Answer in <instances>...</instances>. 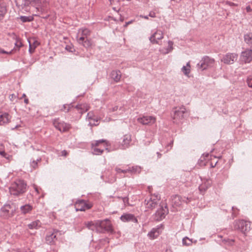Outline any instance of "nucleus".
Masks as SVG:
<instances>
[{
    "mask_svg": "<svg viewBox=\"0 0 252 252\" xmlns=\"http://www.w3.org/2000/svg\"><path fill=\"white\" fill-rule=\"evenodd\" d=\"M49 4L47 0H32L31 14L39 16L46 11V8Z\"/></svg>",
    "mask_w": 252,
    "mask_h": 252,
    "instance_id": "1",
    "label": "nucleus"
},
{
    "mask_svg": "<svg viewBox=\"0 0 252 252\" xmlns=\"http://www.w3.org/2000/svg\"><path fill=\"white\" fill-rule=\"evenodd\" d=\"M27 184L24 180H17L12 183L9 188L11 195L19 196L26 191Z\"/></svg>",
    "mask_w": 252,
    "mask_h": 252,
    "instance_id": "2",
    "label": "nucleus"
},
{
    "mask_svg": "<svg viewBox=\"0 0 252 252\" xmlns=\"http://www.w3.org/2000/svg\"><path fill=\"white\" fill-rule=\"evenodd\" d=\"M91 145L93 153L95 155H100L104 150L109 152L110 144L105 139L94 141L92 142Z\"/></svg>",
    "mask_w": 252,
    "mask_h": 252,
    "instance_id": "3",
    "label": "nucleus"
},
{
    "mask_svg": "<svg viewBox=\"0 0 252 252\" xmlns=\"http://www.w3.org/2000/svg\"><path fill=\"white\" fill-rule=\"evenodd\" d=\"M90 34V31L88 29H79L77 35L78 42L86 48L90 47L92 45V42L90 40L88 39V36H89Z\"/></svg>",
    "mask_w": 252,
    "mask_h": 252,
    "instance_id": "4",
    "label": "nucleus"
},
{
    "mask_svg": "<svg viewBox=\"0 0 252 252\" xmlns=\"http://www.w3.org/2000/svg\"><path fill=\"white\" fill-rule=\"evenodd\" d=\"M186 112V109L184 106L175 107L172 109L171 118L173 122L179 124L184 119V115Z\"/></svg>",
    "mask_w": 252,
    "mask_h": 252,
    "instance_id": "5",
    "label": "nucleus"
},
{
    "mask_svg": "<svg viewBox=\"0 0 252 252\" xmlns=\"http://www.w3.org/2000/svg\"><path fill=\"white\" fill-rule=\"evenodd\" d=\"M160 196L158 194H151L149 198L145 200V205L148 209L153 210L159 204Z\"/></svg>",
    "mask_w": 252,
    "mask_h": 252,
    "instance_id": "6",
    "label": "nucleus"
},
{
    "mask_svg": "<svg viewBox=\"0 0 252 252\" xmlns=\"http://www.w3.org/2000/svg\"><path fill=\"white\" fill-rule=\"evenodd\" d=\"M18 8L22 12H27L31 14L32 0H15Z\"/></svg>",
    "mask_w": 252,
    "mask_h": 252,
    "instance_id": "7",
    "label": "nucleus"
},
{
    "mask_svg": "<svg viewBox=\"0 0 252 252\" xmlns=\"http://www.w3.org/2000/svg\"><path fill=\"white\" fill-rule=\"evenodd\" d=\"M97 225L99 229L101 231H98L99 233H104L105 232H112L113 231L112 224L109 220L106 219L103 220H97Z\"/></svg>",
    "mask_w": 252,
    "mask_h": 252,
    "instance_id": "8",
    "label": "nucleus"
},
{
    "mask_svg": "<svg viewBox=\"0 0 252 252\" xmlns=\"http://www.w3.org/2000/svg\"><path fill=\"white\" fill-rule=\"evenodd\" d=\"M234 228L245 233L250 230V222L244 220L235 221Z\"/></svg>",
    "mask_w": 252,
    "mask_h": 252,
    "instance_id": "9",
    "label": "nucleus"
},
{
    "mask_svg": "<svg viewBox=\"0 0 252 252\" xmlns=\"http://www.w3.org/2000/svg\"><path fill=\"white\" fill-rule=\"evenodd\" d=\"M215 63V60L208 57L203 58L199 63L198 67L202 70L206 69L209 67H213Z\"/></svg>",
    "mask_w": 252,
    "mask_h": 252,
    "instance_id": "10",
    "label": "nucleus"
},
{
    "mask_svg": "<svg viewBox=\"0 0 252 252\" xmlns=\"http://www.w3.org/2000/svg\"><path fill=\"white\" fill-rule=\"evenodd\" d=\"M137 122L143 125L152 126L155 124L157 121V118L153 116H143L137 119Z\"/></svg>",
    "mask_w": 252,
    "mask_h": 252,
    "instance_id": "11",
    "label": "nucleus"
},
{
    "mask_svg": "<svg viewBox=\"0 0 252 252\" xmlns=\"http://www.w3.org/2000/svg\"><path fill=\"white\" fill-rule=\"evenodd\" d=\"M168 210L166 206L160 205L154 215V219L157 221H160L164 219L168 213Z\"/></svg>",
    "mask_w": 252,
    "mask_h": 252,
    "instance_id": "12",
    "label": "nucleus"
},
{
    "mask_svg": "<svg viewBox=\"0 0 252 252\" xmlns=\"http://www.w3.org/2000/svg\"><path fill=\"white\" fill-rule=\"evenodd\" d=\"M53 124L56 129L62 132L68 131L70 128L69 124L62 122L59 119L54 120Z\"/></svg>",
    "mask_w": 252,
    "mask_h": 252,
    "instance_id": "13",
    "label": "nucleus"
},
{
    "mask_svg": "<svg viewBox=\"0 0 252 252\" xmlns=\"http://www.w3.org/2000/svg\"><path fill=\"white\" fill-rule=\"evenodd\" d=\"M192 200L191 197H182L179 195H175L172 198V203L176 206H179L183 203H188Z\"/></svg>",
    "mask_w": 252,
    "mask_h": 252,
    "instance_id": "14",
    "label": "nucleus"
},
{
    "mask_svg": "<svg viewBox=\"0 0 252 252\" xmlns=\"http://www.w3.org/2000/svg\"><path fill=\"white\" fill-rule=\"evenodd\" d=\"M74 206L76 211H85L92 207L91 203H87L83 200L76 201Z\"/></svg>",
    "mask_w": 252,
    "mask_h": 252,
    "instance_id": "15",
    "label": "nucleus"
},
{
    "mask_svg": "<svg viewBox=\"0 0 252 252\" xmlns=\"http://www.w3.org/2000/svg\"><path fill=\"white\" fill-rule=\"evenodd\" d=\"M240 61L245 63H250L252 61V50L246 49L243 51L240 55Z\"/></svg>",
    "mask_w": 252,
    "mask_h": 252,
    "instance_id": "16",
    "label": "nucleus"
},
{
    "mask_svg": "<svg viewBox=\"0 0 252 252\" xmlns=\"http://www.w3.org/2000/svg\"><path fill=\"white\" fill-rule=\"evenodd\" d=\"M238 58V55L236 53H228L223 56L221 61L225 64H232Z\"/></svg>",
    "mask_w": 252,
    "mask_h": 252,
    "instance_id": "17",
    "label": "nucleus"
},
{
    "mask_svg": "<svg viewBox=\"0 0 252 252\" xmlns=\"http://www.w3.org/2000/svg\"><path fill=\"white\" fill-rule=\"evenodd\" d=\"M59 233V231L56 229L49 231L46 236V242L50 245L54 244L57 240V236Z\"/></svg>",
    "mask_w": 252,
    "mask_h": 252,
    "instance_id": "18",
    "label": "nucleus"
},
{
    "mask_svg": "<svg viewBox=\"0 0 252 252\" xmlns=\"http://www.w3.org/2000/svg\"><path fill=\"white\" fill-rule=\"evenodd\" d=\"M11 207L9 204H5L1 208V215L5 218L8 219L13 216L15 210H11Z\"/></svg>",
    "mask_w": 252,
    "mask_h": 252,
    "instance_id": "19",
    "label": "nucleus"
},
{
    "mask_svg": "<svg viewBox=\"0 0 252 252\" xmlns=\"http://www.w3.org/2000/svg\"><path fill=\"white\" fill-rule=\"evenodd\" d=\"M163 33L160 30H157L150 38L151 42L153 44H158V41L163 38Z\"/></svg>",
    "mask_w": 252,
    "mask_h": 252,
    "instance_id": "20",
    "label": "nucleus"
},
{
    "mask_svg": "<svg viewBox=\"0 0 252 252\" xmlns=\"http://www.w3.org/2000/svg\"><path fill=\"white\" fill-rule=\"evenodd\" d=\"M120 219L123 222L132 221L137 223V219L135 217L134 215L129 213H125L121 216Z\"/></svg>",
    "mask_w": 252,
    "mask_h": 252,
    "instance_id": "21",
    "label": "nucleus"
},
{
    "mask_svg": "<svg viewBox=\"0 0 252 252\" xmlns=\"http://www.w3.org/2000/svg\"><path fill=\"white\" fill-rule=\"evenodd\" d=\"M160 227L157 226L155 228H153L148 234V236L150 239H154L157 238L160 233L159 230Z\"/></svg>",
    "mask_w": 252,
    "mask_h": 252,
    "instance_id": "22",
    "label": "nucleus"
},
{
    "mask_svg": "<svg viewBox=\"0 0 252 252\" xmlns=\"http://www.w3.org/2000/svg\"><path fill=\"white\" fill-rule=\"evenodd\" d=\"M29 52L31 54H32L35 48L39 45V42L35 38H31L29 40Z\"/></svg>",
    "mask_w": 252,
    "mask_h": 252,
    "instance_id": "23",
    "label": "nucleus"
},
{
    "mask_svg": "<svg viewBox=\"0 0 252 252\" xmlns=\"http://www.w3.org/2000/svg\"><path fill=\"white\" fill-rule=\"evenodd\" d=\"M131 141V137L130 134H126L123 138L121 146L123 149H126L129 147Z\"/></svg>",
    "mask_w": 252,
    "mask_h": 252,
    "instance_id": "24",
    "label": "nucleus"
},
{
    "mask_svg": "<svg viewBox=\"0 0 252 252\" xmlns=\"http://www.w3.org/2000/svg\"><path fill=\"white\" fill-rule=\"evenodd\" d=\"M11 117L6 113H0V126L9 122Z\"/></svg>",
    "mask_w": 252,
    "mask_h": 252,
    "instance_id": "25",
    "label": "nucleus"
},
{
    "mask_svg": "<svg viewBox=\"0 0 252 252\" xmlns=\"http://www.w3.org/2000/svg\"><path fill=\"white\" fill-rule=\"evenodd\" d=\"M9 37L8 39H13L15 47H17L18 49H19L21 47L23 46L21 41L19 39V38L15 33H12V34H9Z\"/></svg>",
    "mask_w": 252,
    "mask_h": 252,
    "instance_id": "26",
    "label": "nucleus"
},
{
    "mask_svg": "<svg viewBox=\"0 0 252 252\" xmlns=\"http://www.w3.org/2000/svg\"><path fill=\"white\" fill-rule=\"evenodd\" d=\"M86 226L88 229L92 231H95L97 232H98V231H101L99 229L98 225H97V221L95 222H88L86 223Z\"/></svg>",
    "mask_w": 252,
    "mask_h": 252,
    "instance_id": "27",
    "label": "nucleus"
},
{
    "mask_svg": "<svg viewBox=\"0 0 252 252\" xmlns=\"http://www.w3.org/2000/svg\"><path fill=\"white\" fill-rule=\"evenodd\" d=\"M22 214L25 215L30 213L33 209L32 206L29 204H27L21 206L20 208Z\"/></svg>",
    "mask_w": 252,
    "mask_h": 252,
    "instance_id": "28",
    "label": "nucleus"
},
{
    "mask_svg": "<svg viewBox=\"0 0 252 252\" xmlns=\"http://www.w3.org/2000/svg\"><path fill=\"white\" fill-rule=\"evenodd\" d=\"M88 119L89 121V124L91 126H96L98 125V120L93 112H89L88 114Z\"/></svg>",
    "mask_w": 252,
    "mask_h": 252,
    "instance_id": "29",
    "label": "nucleus"
},
{
    "mask_svg": "<svg viewBox=\"0 0 252 252\" xmlns=\"http://www.w3.org/2000/svg\"><path fill=\"white\" fill-rule=\"evenodd\" d=\"M211 182L207 180L199 186V190L201 193L205 192L211 186Z\"/></svg>",
    "mask_w": 252,
    "mask_h": 252,
    "instance_id": "30",
    "label": "nucleus"
},
{
    "mask_svg": "<svg viewBox=\"0 0 252 252\" xmlns=\"http://www.w3.org/2000/svg\"><path fill=\"white\" fill-rule=\"evenodd\" d=\"M41 223L39 220H36L28 224L30 229H37L41 227Z\"/></svg>",
    "mask_w": 252,
    "mask_h": 252,
    "instance_id": "31",
    "label": "nucleus"
},
{
    "mask_svg": "<svg viewBox=\"0 0 252 252\" xmlns=\"http://www.w3.org/2000/svg\"><path fill=\"white\" fill-rule=\"evenodd\" d=\"M173 42L171 41H168V45L166 48H164L160 50V52L163 54H166L171 52L173 49Z\"/></svg>",
    "mask_w": 252,
    "mask_h": 252,
    "instance_id": "32",
    "label": "nucleus"
},
{
    "mask_svg": "<svg viewBox=\"0 0 252 252\" xmlns=\"http://www.w3.org/2000/svg\"><path fill=\"white\" fill-rule=\"evenodd\" d=\"M111 78L116 82L120 81L121 78V73L120 71L114 70L111 72Z\"/></svg>",
    "mask_w": 252,
    "mask_h": 252,
    "instance_id": "33",
    "label": "nucleus"
},
{
    "mask_svg": "<svg viewBox=\"0 0 252 252\" xmlns=\"http://www.w3.org/2000/svg\"><path fill=\"white\" fill-rule=\"evenodd\" d=\"M127 173L129 172L131 173H139L141 171V168L138 166L128 167L127 168Z\"/></svg>",
    "mask_w": 252,
    "mask_h": 252,
    "instance_id": "34",
    "label": "nucleus"
},
{
    "mask_svg": "<svg viewBox=\"0 0 252 252\" xmlns=\"http://www.w3.org/2000/svg\"><path fill=\"white\" fill-rule=\"evenodd\" d=\"M77 108L81 110V113H83L88 111L90 107L86 103L80 104L76 106Z\"/></svg>",
    "mask_w": 252,
    "mask_h": 252,
    "instance_id": "35",
    "label": "nucleus"
},
{
    "mask_svg": "<svg viewBox=\"0 0 252 252\" xmlns=\"http://www.w3.org/2000/svg\"><path fill=\"white\" fill-rule=\"evenodd\" d=\"M35 16L32 14V15L29 16H21L19 17V19L21 21L24 23L25 22H32L33 20V17Z\"/></svg>",
    "mask_w": 252,
    "mask_h": 252,
    "instance_id": "36",
    "label": "nucleus"
},
{
    "mask_svg": "<svg viewBox=\"0 0 252 252\" xmlns=\"http://www.w3.org/2000/svg\"><path fill=\"white\" fill-rule=\"evenodd\" d=\"M6 7L4 4H0V20L2 19L6 13Z\"/></svg>",
    "mask_w": 252,
    "mask_h": 252,
    "instance_id": "37",
    "label": "nucleus"
},
{
    "mask_svg": "<svg viewBox=\"0 0 252 252\" xmlns=\"http://www.w3.org/2000/svg\"><path fill=\"white\" fill-rule=\"evenodd\" d=\"M182 71L186 76H189L190 71V65L189 63H188L186 66H184L182 68Z\"/></svg>",
    "mask_w": 252,
    "mask_h": 252,
    "instance_id": "38",
    "label": "nucleus"
},
{
    "mask_svg": "<svg viewBox=\"0 0 252 252\" xmlns=\"http://www.w3.org/2000/svg\"><path fill=\"white\" fill-rule=\"evenodd\" d=\"M245 41L249 44H252V32L248 33L244 36Z\"/></svg>",
    "mask_w": 252,
    "mask_h": 252,
    "instance_id": "39",
    "label": "nucleus"
},
{
    "mask_svg": "<svg viewBox=\"0 0 252 252\" xmlns=\"http://www.w3.org/2000/svg\"><path fill=\"white\" fill-rule=\"evenodd\" d=\"M192 243V240L189 239L187 237H185L182 240V243H183V245H185V246H189V245H191Z\"/></svg>",
    "mask_w": 252,
    "mask_h": 252,
    "instance_id": "40",
    "label": "nucleus"
},
{
    "mask_svg": "<svg viewBox=\"0 0 252 252\" xmlns=\"http://www.w3.org/2000/svg\"><path fill=\"white\" fill-rule=\"evenodd\" d=\"M234 241L232 239H224L222 240V243L224 245H232Z\"/></svg>",
    "mask_w": 252,
    "mask_h": 252,
    "instance_id": "41",
    "label": "nucleus"
},
{
    "mask_svg": "<svg viewBox=\"0 0 252 252\" xmlns=\"http://www.w3.org/2000/svg\"><path fill=\"white\" fill-rule=\"evenodd\" d=\"M153 136L154 135L151 132H147L146 135V137L148 139L147 142L149 143H150L153 139Z\"/></svg>",
    "mask_w": 252,
    "mask_h": 252,
    "instance_id": "42",
    "label": "nucleus"
},
{
    "mask_svg": "<svg viewBox=\"0 0 252 252\" xmlns=\"http://www.w3.org/2000/svg\"><path fill=\"white\" fill-rule=\"evenodd\" d=\"M41 158H37L36 160H33L31 162V165L33 168H35L37 166V163L40 161Z\"/></svg>",
    "mask_w": 252,
    "mask_h": 252,
    "instance_id": "43",
    "label": "nucleus"
},
{
    "mask_svg": "<svg viewBox=\"0 0 252 252\" xmlns=\"http://www.w3.org/2000/svg\"><path fill=\"white\" fill-rule=\"evenodd\" d=\"M115 170L117 174H120L121 173L126 174V173H127V168L126 169H122L121 168L116 167L115 169Z\"/></svg>",
    "mask_w": 252,
    "mask_h": 252,
    "instance_id": "44",
    "label": "nucleus"
},
{
    "mask_svg": "<svg viewBox=\"0 0 252 252\" xmlns=\"http://www.w3.org/2000/svg\"><path fill=\"white\" fill-rule=\"evenodd\" d=\"M0 156L2 157H5L6 156L2 145H0Z\"/></svg>",
    "mask_w": 252,
    "mask_h": 252,
    "instance_id": "45",
    "label": "nucleus"
},
{
    "mask_svg": "<svg viewBox=\"0 0 252 252\" xmlns=\"http://www.w3.org/2000/svg\"><path fill=\"white\" fill-rule=\"evenodd\" d=\"M0 54H6L10 55L12 53V50H11L10 51H5L4 50L2 49V48H0Z\"/></svg>",
    "mask_w": 252,
    "mask_h": 252,
    "instance_id": "46",
    "label": "nucleus"
},
{
    "mask_svg": "<svg viewBox=\"0 0 252 252\" xmlns=\"http://www.w3.org/2000/svg\"><path fill=\"white\" fill-rule=\"evenodd\" d=\"M247 83L249 87L252 88V77L249 76L247 79Z\"/></svg>",
    "mask_w": 252,
    "mask_h": 252,
    "instance_id": "47",
    "label": "nucleus"
},
{
    "mask_svg": "<svg viewBox=\"0 0 252 252\" xmlns=\"http://www.w3.org/2000/svg\"><path fill=\"white\" fill-rule=\"evenodd\" d=\"M123 201L125 204V205H126V204H128V198L127 197H125L122 198Z\"/></svg>",
    "mask_w": 252,
    "mask_h": 252,
    "instance_id": "48",
    "label": "nucleus"
},
{
    "mask_svg": "<svg viewBox=\"0 0 252 252\" xmlns=\"http://www.w3.org/2000/svg\"><path fill=\"white\" fill-rule=\"evenodd\" d=\"M246 11L247 12H252V8L251 7L250 5L247 6L246 8Z\"/></svg>",
    "mask_w": 252,
    "mask_h": 252,
    "instance_id": "49",
    "label": "nucleus"
},
{
    "mask_svg": "<svg viewBox=\"0 0 252 252\" xmlns=\"http://www.w3.org/2000/svg\"><path fill=\"white\" fill-rule=\"evenodd\" d=\"M68 156V153L66 151H63L62 152L61 156L66 157Z\"/></svg>",
    "mask_w": 252,
    "mask_h": 252,
    "instance_id": "50",
    "label": "nucleus"
},
{
    "mask_svg": "<svg viewBox=\"0 0 252 252\" xmlns=\"http://www.w3.org/2000/svg\"><path fill=\"white\" fill-rule=\"evenodd\" d=\"M149 15L151 17H156V13L154 12H150Z\"/></svg>",
    "mask_w": 252,
    "mask_h": 252,
    "instance_id": "51",
    "label": "nucleus"
},
{
    "mask_svg": "<svg viewBox=\"0 0 252 252\" xmlns=\"http://www.w3.org/2000/svg\"><path fill=\"white\" fill-rule=\"evenodd\" d=\"M134 21V20H131L130 21H129L128 22H126V26H127L129 24H132Z\"/></svg>",
    "mask_w": 252,
    "mask_h": 252,
    "instance_id": "52",
    "label": "nucleus"
},
{
    "mask_svg": "<svg viewBox=\"0 0 252 252\" xmlns=\"http://www.w3.org/2000/svg\"><path fill=\"white\" fill-rule=\"evenodd\" d=\"M198 162L200 165H205V163H203L202 160H199Z\"/></svg>",
    "mask_w": 252,
    "mask_h": 252,
    "instance_id": "53",
    "label": "nucleus"
},
{
    "mask_svg": "<svg viewBox=\"0 0 252 252\" xmlns=\"http://www.w3.org/2000/svg\"><path fill=\"white\" fill-rule=\"evenodd\" d=\"M118 106H115L113 108L112 111L114 112L118 110Z\"/></svg>",
    "mask_w": 252,
    "mask_h": 252,
    "instance_id": "54",
    "label": "nucleus"
},
{
    "mask_svg": "<svg viewBox=\"0 0 252 252\" xmlns=\"http://www.w3.org/2000/svg\"><path fill=\"white\" fill-rule=\"evenodd\" d=\"M65 49H66L67 50H69V51H71V48L70 47V46H67L65 47Z\"/></svg>",
    "mask_w": 252,
    "mask_h": 252,
    "instance_id": "55",
    "label": "nucleus"
},
{
    "mask_svg": "<svg viewBox=\"0 0 252 252\" xmlns=\"http://www.w3.org/2000/svg\"><path fill=\"white\" fill-rule=\"evenodd\" d=\"M140 17H142V18H144V19H148V16H143L140 15Z\"/></svg>",
    "mask_w": 252,
    "mask_h": 252,
    "instance_id": "56",
    "label": "nucleus"
},
{
    "mask_svg": "<svg viewBox=\"0 0 252 252\" xmlns=\"http://www.w3.org/2000/svg\"><path fill=\"white\" fill-rule=\"evenodd\" d=\"M218 161H216V162H215V165H213V163H211V167H214L216 165V164L218 163Z\"/></svg>",
    "mask_w": 252,
    "mask_h": 252,
    "instance_id": "57",
    "label": "nucleus"
},
{
    "mask_svg": "<svg viewBox=\"0 0 252 252\" xmlns=\"http://www.w3.org/2000/svg\"><path fill=\"white\" fill-rule=\"evenodd\" d=\"M24 101H25V102L26 103H27H27H28V101H28V99L27 98H26V99H25Z\"/></svg>",
    "mask_w": 252,
    "mask_h": 252,
    "instance_id": "58",
    "label": "nucleus"
},
{
    "mask_svg": "<svg viewBox=\"0 0 252 252\" xmlns=\"http://www.w3.org/2000/svg\"><path fill=\"white\" fill-rule=\"evenodd\" d=\"M165 252H173L171 250H166Z\"/></svg>",
    "mask_w": 252,
    "mask_h": 252,
    "instance_id": "59",
    "label": "nucleus"
},
{
    "mask_svg": "<svg viewBox=\"0 0 252 252\" xmlns=\"http://www.w3.org/2000/svg\"><path fill=\"white\" fill-rule=\"evenodd\" d=\"M218 237L219 238H220V239H222V236L221 235H218Z\"/></svg>",
    "mask_w": 252,
    "mask_h": 252,
    "instance_id": "60",
    "label": "nucleus"
},
{
    "mask_svg": "<svg viewBox=\"0 0 252 252\" xmlns=\"http://www.w3.org/2000/svg\"><path fill=\"white\" fill-rule=\"evenodd\" d=\"M110 4H112V0H109Z\"/></svg>",
    "mask_w": 252,
    "mask_h": 252,
    "instance_id": "61",
    "label": "nucleus"
},
{
    "mask_svg": "<svg viewBox=\"0 0 252 252\" xmlns=\"http://www.w3.org/2000/svg\"><path fill=\"white\" fill-rule=\"evenodd\" d=\"M35 191L37 192H38V191L37 190V188H35Z\"/></svg>",
    "mask_w": 252,
    "mask_h": 252,
    "instance_id": "62",
    "label": "nucleus"
},
{
    "mask_svg": "<svg viewBox=\"0 0 252 252\" xmlns=\"http://www.w3.org/2000/svg\"><path fill=\"white\" fill-rule=\"evenodd\" d=\"M8 47H9V48H11V47H12V45H11V46L8 45Z\"/></svg>",
    "mask_w": 252,
    "mask_h": 252,
    "instance_id": "63",
    "label": "nucleus"
},
{
    "mask_svg": "<svg viewBox=\"0 0 252 252\" xmlns=\"http://www.w3.org/2000/svg\"><path fill=\"white\" fill-rule=\"evenodd\" d=\"M208 156H209L208 154L206 156V157H208Z\"/></svg>",
    "mask_w": 252,
    "mask_h": 252,
    "instance_id": "64",
    "label": "nucleus"
}]
</instances>
